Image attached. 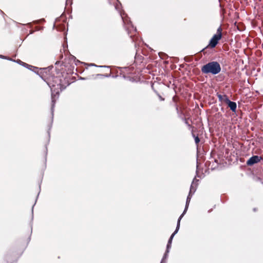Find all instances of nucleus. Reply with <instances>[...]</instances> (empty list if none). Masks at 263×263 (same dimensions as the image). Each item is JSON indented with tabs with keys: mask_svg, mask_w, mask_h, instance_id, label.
<instances>
[{
	"mask_svg": "<svg viewBox=\"0 0 263 263\" xmlns=\"http://www.w3.org/2000/svg\"><path fill=\"white\" fill-rule=\"evenodd\" d=\"M192 196V195H191V194H189V195H188V196L187 197V198H186V204H185V209L184 210V211L182 213V214L180 216V217H179V218L178 219H180V221L181 220V219L183 217L184 215L185 214V213L186 212V211L187 210V209H188V207H189V203L190 202Z\"/></svg>",
	"mask_w": 263,
	"mask_h": 263,
	"instance_id": "0eeeda50",
	"label": "nucleus"
},
{
	"mask_svg": "<svg viewBox=\"0 0 263 263\" xmlns=\"http://www.w3.org/2000/svg\"><path fill=\"white\" fill-rule=\"evenodd\" d=\"M228 103H227L229 107H230V109L233 111L235 112L236 108H237V104L235 102L231 101L230 100H227Z\"/></svg>",
	"mask_w": 263,
	"mask_h": 263,
	"instance_id": "1a4fd4ad",
	"label": "nucleus"
},
{
	"mask_svg": "<svg viewBox=\"0 0 263 263\" xmlns=\"http://www.w3.org/2000/svg\"><path fill=\"white\" fill-rule=\"evenodd\" d=\"M125 28L130 37L136 35L137 29L132 24L129 17L125 12H120Z\"/></svg>",
	"mask_w": 263,
	"mask_h": 263,
	"instance_id": "f03ea898",
	"label": "nucleus"
},
{
	"mask_svg": "<svg viewBox=\"0 0 263 263\" xmlns=\"http://www.w3.org/2000/svg\"><path fill=\"white\" fill-rule=\"evenodd\" d=\"M184 121H185V123L188 126H190V124L188 123L187 120L186 119H184Z\"/></svg>",
	"mask_w": 263,
	"mask_h": 263,
	"instance_id": "4468645a",
	"label": "nucleus"
},
{
	"mask_svg": "<svg viewBox=\"0 0 263 263\" xmlns=\"http://www.w3.org/2000/svg\"><path fill=\"white\" fill-rule=\"evenodd\" d=\"M51 99H52L51 110H52V112H53V108H54V105H55V100H54V97L52 93V95H51Z\"/></svg>",
	"mask_w": 263,
	"mask_h": 263,
	"instance_id": "ddd939ff",
	"label": "nucleus"
},
{
	"mask_svg": "<svg viewBox=\"0 0 263 263\" xmlns=\"http://www.w3.org/2000/svg\"><path fill=\"white\" fill-rule=\"evenodd\" d=\"M192 136L194 138L196 144L198 146V144L200 142V139L199 138L198 136H195V135L193 133H192Z\"/></svg>",
	"mask_w": 263,
	"mask_h": 263,
	"instance_id": "f8f14e48",
	"label": "nucleus"
},
{
	"mask_svg": "<svg viewBox=\"0 0 263 263\" xmlns=\"http://www.w3.org/2000/svg\"><path fill=\"white\" fill-rule=\"evenodd\" d=\"M180 223V219H178L176 229L175 231L174 232V233L171 235V236L168 241L167 246H166V250L165 253L164 255V256L162 259V261H163L167 257L168 253H169L170 249L171 248V245H172L173 238L174 237V236L176 235V234L178 232V231L179 229Z\"/></svg>",
	"mask_w": 263,
	"mask_h": 263,
	"instance_id": "20e7f679",
	"label": "nucleus"
},
{
	"mask_svg": "<svg viewBox=\"0 0 263 263\" xmlns=\"http://www.w3.org/2000/svg\"><path fill=\"white\" fill-rule=\"evenodd\" d=\"M0 56H1L2 58H4V56H3V55H0Z\"/></svg>",
	"mask_w": 263,
	"mask_h": 263,
	"instance_id": "2eb2a0df",
	"label": "nucleus"
},
{
	"mask_svg": "<svg viewBox=\"0 0 263 263\" xmlns=\"http://www.w3.org/2000/svg\"><path fill=\"white\" fill-rule=\"evenodd\" d=\"M17 63H18L20 64H21V65H23L25 67H27L29 69H30V67H33L32 66L29 65H28V64H26V63L21 61V60H18L17 61Z\"/></svg>",
	"mask_w": 263,
	"mask_h": 263,
	"instance_id": "9b49d317",
	"label": "nucleus"
},
{
	"mask_svg": "<svg viewBox=\"0 0 263 263\" xmlns=\"http://www.w3.org/2000/svg\"><path fill=\"white\" fill-rule=\"evenodd\" d=\"M222 37V28L221 26H219L217 29L216 33L215 34L212 39H211L209 45L205 48H208L209 46L211 48H214L217 45L218 41L221 39Z\"/></svg>",
	"mask_w": 263,
	"mask_h": 263,
	"instance_id": "7ed1b4c3",
	"label": "nucleus"
},
{
	"mask_svg": "<svg viewBox=\"0 0 263 263\" xmlns=\"http://www.w3.org/2000/svg\"><path fill=\"white\" fill-rule=\"evenodd\" d=\"M261 160V157L258 156H253L251 157L247 162L248 165H252L253 164L259 162Z\"/></svg>",
	"mask_w": 263,
	"mask_h": 263,
	"instance_id": "423d86ee",
	"label": "nucleus"
},
{
	"mask_svg": "<svg viewBox=\"0 0 263 263\" xmlns=\"http://www.w3.org/2000/svg\"><path fill=\"white\" fill-rule=\"evenodd\" d=\"M198 181V180L196 179L195 178L193 180L190 187V190L189 192V194L193 195L194 193L195 192L196 190V187L197 184L196 183Z\"/></svg>",
	"mask_w": 263,
	"mask_h": 263,
	"instance_id": "6e6552de",
	"label": "nucleus"
},
{
	"mask_svg": "<svg viewBox=\"0 0 263 263\" xmlns=\"http://www.w3.org/2000/svg\"><path fill=\"white\" fill-rule=\"evenodd\" d=\"M221 67L220 64L216 61H213L203 65L201 68V71L203 73H212L216 74L220 72Z\"/></svg>",
	"mask_w": 263,
	"mask_h": 263,
	"instance_id": "f257e3e1",
	"label": "nucleus"
},
{
	"mask_svg": "<svg viewBox=\"0 0 263 263\" xmlns=\"http://www.w3.org/2000/svg\"><path fill=\"white\" fill-rule=\"evenodd\" d=\"M53 79L54 83H51L50 81L47 82L48 86L50 87L51 91H52L54 87L57 86V88L55 89H59L61 88L62 86L61 80L58 77H55Z\"/></svg>",
	"mask_w": 263,
	"mask_h": 263,
	"instance_id": "39448f33",
	"label": "nucleus"
},
{
	"mask_svg": "<svg viewBox=\"0 0 263 263\" xmlns=\"http://www.w3.org/2000/svg\"><path fill=\"white\" fill-rule=\"evenodd\" d=\"M216 95H217V96L218 98V100L220 102H224L226 103H228L227 101H226V100H229V99L226 95H222L220 93H217Z\"/></svg>",
	"mask_w": 263,
	"mask_h": 263,
	"instance_id": "9d476101",
	"label": "nucleus"
}]
</instances>
